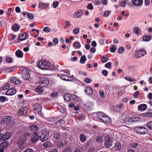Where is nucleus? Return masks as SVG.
Listing matches in <instances>:
<instances>
[{"mask_svg":"<svg viewBox=\"0 0 152 152\" xmlns=\"http://www.w3.org/2000/svg\"><path fill=\"white\" fill-rule=\"evenodd\" d=\"M37 66L42 69H48L50 67L51 64L47 61L42 60L37 62Z\"/></svg>","mask_w":152,"mask_h":152,"instance_id":"f257e3e1","label":"nucleus"},{"mask_svg":"<svg viewBox=\"0 0 152 152\" xmlns=\"http://www.w3.org/2000/svg\"><path fill=\"white\" fill-rule=\"evenodd\" d=\"M22 75V78L24 80L28 82L31 81L29 70L28 68H23Z\"/></svg>","mask_w":152,"mask_h":152,"instance_id":"f03ea898","label":"nucleus"},{"mask_svg":"<svg viewBox=\"0 0 152 152\" xmlns=\"http://www.w3.org/2000/svg\"><path fill=\"white\" fill-rule=\"evenodd\" d=\"M134 132L138 134H143L147 133L148 130L147 128L142 126H137L134 129Z\"/></svg>","mask_w":152,"mask_h":152,"instance_id":"7ed1b4c3","label":"nucleus"},{"mask_svg":"<svg viewBox=\"0 0 152 152\" xmlns=\"http://www.w3.org/2000/svg\"><path fill=\"white\" fill-rule=\"evenodd\" d=\"M104 145L106 148H108L111 147L113 144V141L111 138L109 136H107L104 138Z\"/></svg>","mask_w":152,"mask_h":152,"instance_id":"20e7f679","label":"nucleus"},{"mask_svg":"<svg viewBox=\"0 0 152 152\" xmlns=\"http://www.w3.org/2000/svg\"><path fill=\"white\" fill-rule=\"evenodd\" d=\"M49 83V79L46 77H42L39 81V84L43 87H46Z\"/></svg>","mask_w":152,"mask_h":152,"instance_id":"39448f33","label":"nucleus"},{"mask_svg":"<svg viewBox=\"0 0 152 152\" xmlns=\"http://www.w3.org/2000/svg\"><path fill=\"white\" fill-rule=\"evenodd\" d=\"M146 53L144 49L142 48L138 50L135 53L136 56L138 58L144 56Z\"/></svg>","mask_w":152,"mask_h":152,"instance_id":"423d86ee","label":"nucleus"},{"mask_svg":"<svg viewBox=\"0 0 152 152\" xmlns=\"http://www.w3.org/2000/svg\"><path fill=\"white\" fill-rule=\"evenodd\" d=\"M28 35L27 32L20 33L18 36V39L22 41L26 39L28 37Z\"/></svg>","mask_w":152,"mask_h":152,"instance_id":"0eeeda50","label":"nucleus"},{"mask_svg":"<svg viewBox=\"0 0 152 152\" xmlns=\"http://www.w3.org/2000/svg\"><path fill=\"white\" fill-rule=\"evenodd\" d=\"M49 137V132L48 131H44L40 137L41 141L44 142L47 140Z\"/></svg>","mask_w":152,"mask_h":152,"instance_id":"6e6552de","label":"nucleus"},{"mask_svg":"<svg viewBox=\"0 0 152 152\" xmlns=\"http://www.w3.org/2000/svg\"><path fill=\"white\" fill-rule=\"evenodd\" d=\"M38 8L40 10L49 9V4L47 3L40 2L39 3Z\"/></svg>","mask_w":152,"mask_h":152,"instance_id":"1a4fd4ad","label":"nucleus"},{"mask_svg":"<svg viewBox=\"0 0 152 152\" xmlns=\"http://www.w3.org/2000/svg\"><path fill=\"white\" fill-rule=\"evenodd\" d=\"M17 143L20 148H24L27 145L25 140L23 139H21L18 140Z\"/></svg>","mask_w":152,"mask_h":152,"instance_id":"9d476101","label":"nucleus"},{"mask_svg":"<svg viewBox=\"0 0 152 152\" xmlns=\"http://www.w3.org/2000/svg\"><path fill=\"white\" fill-rule=\"evenodd\" d=\"M11 117L8 115L5 116L3 117L1 121V124L3 125H6L9 123L10 121Z\"/></svg>","mask_w":152,"mask_h":152,"instance_id":"9b49d317","label":"nucleus"},{"mask_svg":"<svg viewBox=\"0 0 152 152\" xmlns=\"http://www.w3.org/2000/svg\"><path fill=\"white\" fill-rule=\"evenodd\" d=\"M11 136L10 133L9 132H6L3 134L2 133H0L1 139L3 141L7 140L9 139Z\"/></svg>","mask_w":152,"mask_h":152,"instance_id":"f8f14e48","label":"nucleus"},{"mask_svg":"<svg viewBox=\"0 0 152 152\" xmlns=\"http://www.w3.org/2000/svg\"><path fill=\"white\" fill-rule=\"evenodd\" d=\"M34 107L35 108L34 109V110L36 111L39 115L41 116L42 115L41 106L39 104H37L34 105Z\"/></svg>","mask_w":152,"mask_h":152,"instance_id":"ddd939ff","label":"nucleus"},{"mask_svg":"<svg viewBox=\"0 0 152 152\" xmlns=\"http://www.w3.org/2000/svg\"><path fill=\"white\" fill-rule=\"evenodd\" d=\"M60 78L64 80L67 81L74 80L73 78L71 76L64 74L61 75L60 76Z\"/></svg>","mask_w":152,"mask_h":152,"instance_id":"4468645a","label":"nucleus"},{"mask_svg":"<svg viewBox=\"0 0 152 152\" xmlns=\"http://www.w3.org/2000/svg\"><path fill=\"white\" fill-rule=\"evenodd\" d=\"M10 80L11 82L15 85H18L20 83V80L18 77L15 76L11 77Z\"/></svg>","mask_w":152,"mask_h":152,"instance_id":"2eb2a0df","label":"nucleus"},{"mask_svg":"<svg viewBox=\"0 0 152 152\" xmlns=\"http://www.w3.org/2000/svg\"><path fill=\"white\" fill-rule=\"evenodd\" d=\"M94 105V103L93 102L90 101L85 103L83 105V107L85 110H87L89 107H91Z\"/></svg>","mask_w":152,"mask_h":152,"instance_id":"dca6fc26","label":"nucleus"},{"mask_svg":"<svg viewBox=\"0 0 152 152\" xmlns=\"http://www.w3.org/2000/svg\"><path fill=\"white\" fill-rule=\"evenodd\" d=\"M132 3L135 6H141L143 3V0H132Z\"/></svg>","mask_w":152,"mask_h":152,"instance_id":"f3484780","label":"nucleus"},{"mask_svg":"<svg viewBox=\"0 0 152 152\" xmlns=\"http://www.w3.org/2000/svg\"><path fill=\"white\" fill-rule=\"evenodd\" d=\"M82 11L81 10H79L76 11L74 15V18H80L82 15Z\"/></svg>","mask_w":152,"mask_h":152,"instance_id":"a211bd4d","label":"nucleus"},{"mask_svg":"<svg viewBox=\"0 0 152 152\" xmlns=\"http://www.w3.org/2000/svg\"><path fill=\"white\" fill-rule=\"evenodd\" d=\"M16 92V90L15 89L10 88L6 91V94L7 95L11 96L14 94Z\"/></svg>","mask_w":152,"mask_h":152,"instance_id":"6ab92c4d","label":"nucleus"},{"mask_svg":"<svg viewBox=\"0 0 152 152\" xmlns=\"http://www.w3.org/2000/svg\"><path fill=\"white\" fill-rule=\"evenodd\" d=\"M20 27V26L19 24L15 23L12 26L11 29L13 31H16L19 30Z\"/></svg>","mask_w":152,"mask_h":152,"instance_id":"aec40b11","label":"nucleus"},{"mask_svg":"<svg viewBox=\"0 0 152 152\" xmlns=\"http://www.w3.org/2000/svg\"><path fill=\"white\" fill-rule=\"evenodd\" d=\"M147 107V106L146 104H142L138 106V109L140 111H142L145 110Z\"/></svg>","mask_w":152,"mask_h":152,"instance_id":"412c9836","label":"nucleus"},{"mask_svg":"<svg viewBox=\"0 0 152 152\" xmlns=\"http://www.w3.org/2000/svg\"><path fill=\"white\" fill-rule=\"evenodd\" d=\"M40 139V137L38 135H36L31 139V141L33 143H35Z\"/></svg>","mask_w":152,"mask_h":152,"instance_id":"4be33fe9","label":"nucleus"},{"mask_svg":"<svg viewBox=\"0 0 152 152\" xmlns=\"http://www.w3.org/2000/svg\"><path fill=\"white\" fill-rule=\"evenodd\" d=\"M101 121L104 123H108L110 122L111 119L110 117L105 115L103 118H102Z\"/></svg>","mask_w":152,"mask_h":152,"instance_id":"5701e85b","label":"nucleus"},{"mask_svg":"<svg viewBox=\"0 0 152 152\" xmlns=\"http://www.w3.org/2000/svg\"><path fill=\"white\" fill-rule=\"evenodd\" d=\"M65 123L64 120L61 119L57 121L56 124V125L58 127H60L63 125Z\"/></svg>","mask_w":152,"mask_h":152,"instance_id":"b1692460","label":"nucleus"},{"mask_svg":"<svg viewBox=\"0 0 152 152\" xmlns=\"http://www.w3.org/2000/svg\"><path fill=\"white\" fill-rule=\"evenodd\" d=\"M9 143L8 141H5L0 144V148L4 149V148H6L9 145Z\"/></svg>","mask_w":152,"mask_h":152,"instance_id":"393cba45","label":"nucleus"},{"mask_svg":"<svg viewBox=\"0 0 152 152\" xmlns=\"http://www.w3.org/2000/svg\"><path fill=\"white\" fill-rule=\"evenodd\" d=\"M15 55L18 58H21L23 57V52L20 50H18L16 52Z\"/></svg>","mask_w":152,"mask_h":152,"instance_id":"a878e982","label":"nucleus"},{"mask_svg":"<svg viewBox=\"0 0 152 152\" xmlns=\"http://www.w3.org/2000/svg\"><path fill=\"white\" fill-rule=\"evenodd\" d=\"M86 92L89 95H91L93 93V90L90 87H87L85 90Z\"/></svg>","mask_w":152,"mask_h":152,"instance_id":"bb28decb","label":"nucleus"},{"mask_svg":"<svg viewBox=\"0 0 152 152\" xmlns=\"http://www.w3.org/2000/svg\"><path fill=\"white\" fill-rule=\"evenodd\" d=\"M43 146L45 148H48L53 146V144L50 141H47L45 143Z\"/></svg>","mask_w":152,"mask_h":152,"instance_id":"cd10ccee","label":"nucleus"},{"mask_svg":"<svg viewBox=\"0 0 152 152\" xmlns=\"http://www.w3.org/2000/svg\"><path fill=\"white\" fill-rule=\"evenodd\" d=\"M71 96L69 94H65L64 95V99L66 101H69L71 98Z\"/></svg>","mask_w":152,"mask_h":152,"instance_id":"c85d7f7f","label":"nucleus"},{"mask_svg":"<svg viewBox=\"0 0 152 152\" xmlns=\"http://www.w3.org/2000/svg\"><path fill=\"white\" fill-rule=\"evenodd\" d=\"M105 115L104 113L101 112H98L97 114V117L101 120H102V118H103L105 116Z\"/></svg>","mask_w":152,"mask_h":152,"instance_id":"c756f323","label":"nucleus"},{"mask_svg":"<svg viewBox=\"0 0 152 152\" xmlns=\"http://www.w3.org/2000/svg\"><path fill=\"white\" fill-rule=\"evenodd\" d=\"M42 86H38L35 89V91L38 93H41L43 91V88Z\"/></svg>","mask_w":152,"mask_h":152,"instance_id":"7c9ffc66","label":"nucleus"},{"mask_svg":"<svg viewBox=\"0 0 152 152\" xmlns=\"http://www.w3.org/2000/svg\"><path fill=\"white\" fill-rule=\"evenodd\" d=\"M25 109L24 107H21L18 110V115L19 116H22L24 114Z\"/></svg>","mask_w":152,"mask_h":152,"instance_id":"2f4dec72","label":"nucleus"},{"mask_svg":"<svg viewBox=\"0 0 152 152\" xmlns=\"http://www.w3.org/2000/svg\"><path fill=\"white\" fill-rule=\"evenodd\" d=\"M151 39V37L150 35H145L142 38L143 40L144 41L148 42Z\"/></svg>","mask_w":152,"mask_h":152,"instance_id":"473e14b6","label":"nucleus"},{"mask_svg":"<svg viewBox=\"0 0 152 152\" xmlns=\"http://www.w3.org/2000/svg\"><path fill=\"white\" fill-rule=\"evenodd\" d=\"M30 129L32 132H34L37 130L38 127L37 125H34L31 126Z\"/></svg>","mask_w":152,"mask_h":152,"instance_id":"72a5a7b5","label":"nucleus"},{"mask_svg":"<svg viewBox=\"0 0 152 152\" xmlns=\"http://www.w3.org/2000/svg\"><path fill=\"white\" fill-rule=\"evenodd\" d=\"M95 140L97 142L99 143L102 142L103 139L102 136H98L96 138Z\"/></svg>","mask_w":152,"mask_h":152,"instance_id":"f704fd0d","label":"nucleus"},{"mask_svg":"<svg viewBox=\"0 0 152 152\" xmlns=\"http://www.w3.org/2000/svg\"><path fill=\"white\" fill-rule=\"evenodd\" d=\"M86 58L85 55L82 56L80 58V62L81 64H84L86 61Z\"/></svg>","mask_w":152,"mask_h":152,"instance_id":"c9c22d12","label":"nucleus"},{"mask_svg":"<svg viewBox=\"0 0 152 152\" xmlns=\"http://www.w3.org/2000/svg\"><path fill=\"white\" fill-rule=\"evenodd\" d=\"M53 137L56 140L59 139L60 138V135L58 133L55 132L53 135Z\"/></svg>","mask_w":152,"mask_h":152,"instance_id":"e433bc0d","label":"nucleus"},{"mask_svg":"<svg viewBox=\"0 0 152 152\" xmlns=\"http://www.w3.org/2000/svg\"><path fill=\"white\" fill-rule=\"evenodd\" d=\"M80 140L81 141L85 142L86 140V137L85 135L83 134H81L80 136Z\"/></svg>","mask_w":152,"mask_h":152,"instance_id":"4c0bfd02","label":"nucleus"},{"mask_svg":"<svg viewBox=\"0 0 152 152\" xmlns=\"http://www.w3.org/2000/svg\"><path fill=\"white\" fill-rule=\"evenodd\" d=\"M125 79L130 82L135 81L134 78H132L130 76H126L125 78Z\"/></svg>","mask_w":152,"mask_h":152,"instance_id":"58836bf2","label":"nucleus"},{"mask_svg":"<svg viewBox=\"0 0 152 152\" xmlns=\"http://www.w3.org/2000/svg\"><path fill=\"white\" fill-rule=\"evenodd\" d=\"M63 145L64 144L61 141L58 142L56 144V147L59 148H61Z\"/></svg>","mask_w":152,"mask_h":152,"instance_id":"ea45409f","label":"nucleus"},{"mask_svg":"<svg viewBox=\"0 0 152 152\" xmlns=\"http://www.w3.org/2000/svg\"><path fill=\"white\" fill-rule=\"evenodd\" d=\"M134 31L137 34H139L140 33V28L138 27H135L134 28Z\"/></svg>","mask_w":152,"mask_h":152,"instance_id":"a19ab883","label":"nucleus"},{"mask_svg":"<svg viewBox=\"0 0 152 152\" xmlns=\"http://www.w3.org/2000/svg\"><path fill=\"white\" fill-rule=\"evenodd\" d=\"M74 47L75 48H79L81 47V45L79 42H76L74 43Z\"/></svg>","mask_w":152,"mask_h":152,"instance_id":"79ce46f5","label":"nucleus"},{"mask_svg":"<svg viewBox=\"0 0 152 152\" xmlns=\"http://www.w3.org/2000/svg\"><path fill=\"white\" fill-rule=\"evenodd\" d=\"M124 121L125 123H126L133 122V118H126L124 120Z\"/></svg>","mask_w":152,"mask_h":152,"instance_id":"37998d69","label":"nucleus"},{"mask_svg":"<svg viewBox=\"0 0 152 152\" xmlns=\"http://www.w3.org/2000/svg\"><path fill=\"white\" fill-rule=\"evenodd\" d=\"M127 3L126 0H124L120 2V5L121 7H126V5Z\"/></svg>","mask_w":152,"mask_h":152,"instance_id":"c03bdc74","label":"nucleus"},{"mask_svg":"<svg viewBox=\"0 0 152 152\" xmlns=\"http://www.w3.org/2000/svg\"><path fill=\"white\" fill-rule=\"evenodd\" d=\"M79 31L80 28L78 27H77L73 29V32L75 34H77L79 33Z\"/></svg>","mask_w":152,"mask_h":152,"instance_id":"a18cd8bd","label":"nucleus"},{"mask_svg":"<svg viewBox=\"0 0 152 152\" xmlns=\"http://www.w3.org/2000/svg\"><path fill=\"white\" fill-rule=\"evenodd\" d=\"M10 85L9 83L7 82L4 84L3 87L4 90H6L9 89L10 88Z\"/></svg>","mask_w":152,"mask_h":152,"instance_id":"49530a36","label":"nucleus"},{"mask_svg":"<svg viewBox=\"0 0 152 152\" xmlns=\"http://www.w3.org/2000/svg\"><path fill=\"white\" fill-rule=\"evenodd\" d=\"M108 60V58L105 55H103L102 57L101 61L102 62L105 63Z\"/></svg>","mask_w":152,"mask_h":152,"instance_id":"de8ad7c7","label":"nucleus"},{"mask_svg":"<svg viewBox=\"0 0 152 152\" xmlns=\"http://www.w3.org/2000/svg\"><path fill=\"white\" fill-rule=\"evenodd\" d=\"M115 149L117 150H118L120 149L121 148V145L119 143H117L115 146Z\"/></svg>","mask_w":152,"mask_h":152,"instance_id":"09e8293b","label":"nucleus"},{"mask_svg":"<svg viewBox=\"0 0 152 152\" xmlns=\"http://www.w3.org/2000/svg\"><path fill=\"white\" fill-rule=\"evenodd\" d=\"M116 50V47L115 45H114L112 46L110 48V51L112 53L114 52Z\"/></svg>","mask_w":152,"mask_h":152,"instance_id":"8fccbe9b","label":"nucleus"},{"mask_svg":"<svg viewBox=\"0 0 152 152\" xmlns=\"http://www.w3.org/2000/svg\"><path fill=\"white\" fill-rule=\"evenodd\" d=\"M43 31L47 33H48L50 31V29L49 27L46 26L44 28Z\"/></svg>","mask_w":152,"mask_h":152,"instance_id":"3c124183","label":"nucleus"},{"mask_svg":"<svg viewBox=\"0 0 152 152\" xmlns=\"http://www.w3.org/2000/svg\"><path fill=\"white\" fill-rule=\"evenodd\" d=\"M147 127L151 130H152V121H151L148 123Z\"/></svg>","mask_w":152,"mask_h":152,"instance_id":"603ef678","label":"nucleus"},{"mask_svg":"<svg viewBox=\"0 0 152 152\" xmlns=\"http://www.w3.org/2000/svg\"><path fill=\"white\" fill-rule=\"evenodd\" d=\"M32 135V134L29 132H26L24 134V136L25 137H31Z\"/></svg>","mask_w":152,"mask_h":152,"instance_id":"864d4df0","label":"nucleus"},{"mask_svg":"<svg viewBox=\"0 0 152 152\" xmlns=\"http://www.w3.org/2000/svg\"><path fill=\"white\" fill-rule=\"evenodd\" d=\"M124 48L123 47H120L118 49V52L119 53H121L124 52Z\"/></svg>","mask_w":152,"mask_h":152,"instance_id":"5fc2aeb1","label":"nucleus"},{"mask_svg":"<svg viewBox=\"0 0 152 152\" xmlns=\"http://www.w3.org/2000/svg\"><path fill=\"white\" fill-rule=\"evenodd\" d=\"M111 64L110 62H108L105 64V67L109 69H110L111 68Z\"/></svg>","mask_w":152,"mask_h":152,"instance_id":"6e6d98bb","label":"nucleus"},{"mask_svg":"<svg viewBox=\"0 0 152 152\" xmlns=\"http://www.w3.org/2000/svg\"><path fill=\"white\" fill-rule=\"evenodd\" d=\"M13 71V68L11 67L10 68L6 69L5 71L7 73H10Z\"/></svg>","mask_w":152,"mask_h":152,"instance_id":"4d7b16f0","label":"nucleus"},{"mask_svg":"<svg viewBox=\"0 0 152 152\" xmlns=\"http://www.w3.org/2000/svg\"><path fill=\"white\" fill-rule=\"evenodd\" d=\"M133 122L140 121H141L139 117H133Z\"/></svg>","mask_w":152,"mask_h":152,"instance_id":"13d9d810","label":"nucleus"},{"mask_svg":"<svg viewBox=\"0 0 152 152\" xmlns=\"http://www.w3.org/2000/svg\"><path fill=\"white\" fill-rule=\"evenodd\" d=\"M87 8L88 9L90 10H92L94 8L92 4L91 3H89L87 6Z\"/></svg>","mask_w":152,"mask_h":152,"instance_id":"bf43d9fd","label":"nucleus"},{"mask_svg":"<svg viewBox=\"0 0 152 152\" xmlns=\"http://www.w3.org/2000/svg\"><path fill=\"white\" fill-rule=\"evenodd\" d=\"M6 98L5 97L1 96L0 97V100L1 102H4L6 100Z\"/></svg>","mask_w":152,"mask_h":152,"instance_id":"052dcab7","label":"nucleus"},{"mask_svg":"<svg viewBox=\"0 0 152 152\" xmlns=\"http://www.w3.org/2000/svg\"><path fill=\"white\" fill-rule=\"evenodd\" d=\"M144 115L145 116L149 117H152V113L151 112L145 113Z\"/></svg>","mask_w":152,"mask_h":152,"instance_id":"680f3d73","label":"nucleus"},{"mask_svg":"<svg viewBox=\"0 0 152 152\" xmlns=\"http://www.w3.org/2000/svg\"><path fill=\"white\" fill-rule=\"evenodd\" d=\"M58 108L60 110V112L62 113H64L65 112V109L63 107L61 106L58 107Z\"/></svg>","mask_w":152,"mask_h":152,"instance_id":"e2e57ef3","label":"nucleus"},{"mask_svg":"<svg viewBox=\"0 0 152 152\" xmlns=\"http://www.w3.org/2000/svg\"><path fill=\"white\" fill-rule=\"evenodd\" d=\"M34 150L31 148H28L23 151V152H34Z\"/></svg>","mask_w":152,"mask_h":152,"instance_id":"0e129e2a","label":"nucleus"},{"mask_svg":"<svg viewBox=\"0 0 152 152\" xmlns=\"http://www.w3.org/2000/svg\"><path fill=\"white\" fill-rule=\"evenodd\" d=\"M59 3L58 1H56L53 3V6L54 8H56L58 6Z\"/></svg>","mask_w":152,"mask_h":152,"instance_id":"69168bd1","label":"nucleus"},{"mask_svg":"<svg viewBox=\"0 0 152 152\" xmlns=\"http://www.w3.org/2000/svg\"><path fill=\"white\" fill-rule=\"evenodd\" d=\"M102 74L106 77L107 75L108 72V71L106 70H104L102 71Z\"/></svg>","mask_w":152,"mask_h":152,"instance_id":"338daca9","label":"nucleus"},{"mask_svg":"<svg viewBox=\"0 0 152 152\" xmlns=\"http://www.w3.org/2000/svg\"><path fill=\"white\" fill-rule=\"evenodd\" d=\"M48 152H58V151L57 148H53L51 149Z\"/></svg>","mask_w":152,"mask_h":152,"instance_id":"774afa93","label":"nucleus"}]
</instances>
